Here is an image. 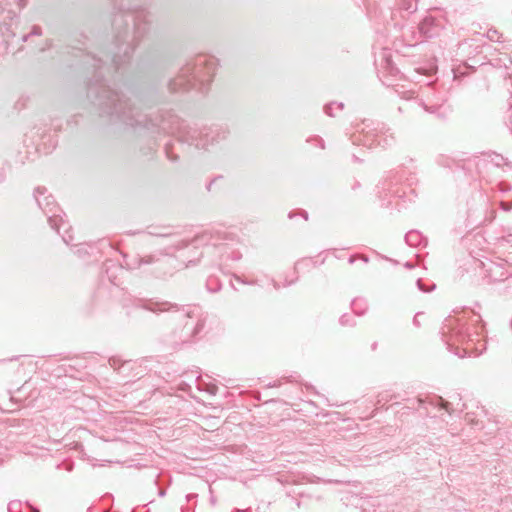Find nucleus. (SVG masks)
<instances>
[{"label": "nucleus", "mask_w": 512, "mask_h": 512, "mask_svg": "<svg viewBox=\"0 0 512 512\" xmlns=\"http://www.w3.org/2000/svg\"><path fill=\"white\" fill-rule=\"evenodd\" d=\"M445 22L442 16L426 15L418 25L420 37L426 39L438 37L445 27Z\"/></svg>", "instance_id": "8"}, {"label": "nucleus", "mask_w": 512, "mask_h": 512, "mask_svg": "<svg viewBox=\"0 0 512 512\" xmlns=\"http://www.w3.org/2000/svg\"><path fill=\"white\" fill-rule=\"evenodd\" d=\"M225 279L228 280V284L231 288H235L236 285L244 284V285H252V286H270L273 285L274 288H280V284L276 282L274 279H266V281L260 280L258 278L244 281L240 277L235 275H226Z\"/></svg>", "instance_id": "12"}, {"label": "nucleus", "mask_w": 512, "mask_h": 512, "mask_svg": "<svg viewBox=\"0 0 512 512\" xmlns=\"http://www.w3.org/2000/svg\"><path fill=\"white\" fill-rule=\"evenodd\" d=\"M213 285H214V284H213V282H212V279H210V280L208 281V283H207V286L209 287V286H213Z\"/></svg>", "instance_id": "51"}, {"label": "nucleus", "mask_w": 512, "mask_h": 512, "mask_svg": "<svg viewBox=\"0 0 512 512\" xmlns=\"http://www.w3.org/2000/svg\"><path fill=\"white\" fill-rule=\"evenodd\" d=\"M376 346H377V344H376V343H374V344L372 345V349H375V348H376Z\"/></svg>", "instance_id": "55"}, {"label": "nucleus", "mask_w": 512, "mask_h": 512, "mask_svg": "<svg viewBox=\"0 0 512 512\" xmlns=\"http://www.w3.org/2000/svg\"><path fill=\"white\" fill-rule=\"evenodd\" d=\"M216 502L215 498L214 497H211V503L214 505Z\"/></svg>", "instance_id": "52"}, {"label": "nucleus", "mask_w": 512, "mask_h": 512, "mask_svg": "<svg viewBox=\"0 0 512 512\" xmlns=\"http://www.w3.org/2000/svg\"><path fill=\"white\" fill-rule=\"evenodd\" d=\"M34 198L38 207L48 218L50 227L61 235L65 244L69 245L73 241L70 234L71 226L64 220L65 214L57 205L53 195L47 192L45 187H37L34 190Z\"/></svg>", "instance_id": "5"}, {"label": "nucleus", "mask_w": 512, "mask_h": 512, "mask_svg": "<svg viewBox=\"0 0 512 512\" xmlns=\"http://www.w3.org/2000/svg\"><path fill=\"white\" fill-rule=\"evenodd\" d=\"M465 419L467 422L471 423L473 427L482 428V425L479 423V421L471 417L469 413H466Z\"/></svg>", "instance_id": "31"}, {"label": "nucleus", "mask_w": 512, "mask_h": 512, "mask_svg": "<svg viewBox=\"0 0 512 512\" xmlns=\"http://www.w3.org/2000/svg\"><path fill=\"white\" fill-rule=\"evenodd\" d=\"M113 16L111 20L112 43L109 51L97 54L87 52L81 56V65L92 70L93 78L89 84V95H95L102 112L115 124L133 130L146 129L151 133L173 135L180 144L209 151L225 140L228 132L220 126L202 129L189 127L172 111H164L153 121L142 114L122 90L109 84L124 65L130 62L136 44L149 31L150 21L146 0H112Z\"/></svg>", "instance_id": "1"}, {"label": "nucleus", "mask_w": 512, "mask_h": 512, "mask_svg": "<svg viewBox=\"0 0 512 512\" xmlns=\"http://www.w3.org/2000/svg\"><path fill=\"white\" fill-rule=\"evenodd\" d=\"M423 313L422 312H418L415 314L414 318H413V325L416 327V328H419L421 326V322L419 320L420 316H422Z\"/></svg>", "instance_id": "34"}, {"label": "nucleus", "mask_w": 512, "mask_h": 512, "mask_svg": "<svg viewBox=\"0 0 512 512\" xmlns=\"http://www.w3.org/2000/svg\"><path fill=\"white\" fill-rule=\"evenodd\" d=\"M510 328L512 330V318H511V321H510Z\"/></svg>", "instance_id": "57"}, {"label": "nucleus", "mask_w": 512, "mask_h": 512, "mask_svg": "<svg viewBox=\"0 0 512 512\" xmlns=\"http://www.w3.org/2000/svg\"><path fill=\"white\" fill-rule=\"evenodd\" d=\"M133 306L153 313L167 312L169 320L174 325L173 334L182 343L192 341L216 323L214 316L196 304L178 305L155 299H135Z\"/></svg>", "instance_id": "3"}, {"label": "nucleus", "mask_w": 512, "mask_h": 512, "mask_svg": "<svg viewBox=\"0 0 512 512\" xmlns=\"http://www.w3.org/2000/svg\"><path fill=\"white\" fill-rule=\"evenodd\" d=\"M125 273L126 270L122 265H118L113 262L106 263L105 273L101 277L102 285L107 288V280L111 286L119 287L122 284L121 279L123 278Z\"/></svg>", "instance_id": "10"}, {"label": "nucleus", "mask_w": 512, "mask_h": 512, "mask_svg": "<svg viewBox=\"0 0 512 512\" xmlns=\"http://www.w3.org/2000/svg\"><path fill=\"white\" fill-rule=\"evenodd\" d=\"M344 108V104L342 102H330L329 104H326L324 106V112L326 115L330 116V117H334L335 114H334V110H343Z\"/></svg>", "instance_id": "20"}, {"label": "nucleus", "mask_w": 512, "mask_h": 512, "mask_svg": "<svg viewBox=\"0 0 512 512\" xmlns=\"http://www.w3.org/2000/svg\"><path fill=\"white\" fill-rule=\"evenodd\" d=\"M404 266H405L406 268H408V269L413 268V264H412V263H410V262H406Z\"/></svg>", "instance_id": "49"}, {"label": "nucleus", "mask_w": 512, "mask_h": 512, "mask_svg": "<svg viewBox=\"0 0 512 512\" xmlns=\"http://www.w3.org/2000/svg\"><path fill=\"white\" fill-rule=\"evenodd\" d=\"M500 206L503 210L510 211V210H512V201L511 202L501 201Z\"/></svg>", "instance_id": "36"}, {"label": "nucleus", "mask_w": 512, "mask_h": 512, "mask_svg": "<svg viewBox=\"0 0 512 512\" xmlns=\"http://www.w3.org/2000/svg\"><path fill=\"white\" fill-rule=\"evenodd\" d=\"M223 177L222 176H218V177H215L214 179H212L208 184H207V190L208 191H211V188L212 186L218 181V180H221Z\"/></svg>", "instance_id": "38"}, {"label": "nucleus", "mask_w": 512, "mask_h": 512, "mask_svg": "<svg viewBox=\"0 0 512 512\" xmlns=\"http://www.w3.org/2000/svg\"><path fill=\"white\" fill-rule=\"evenodd\" d=\"M357 265L358 270H362L366 265H363L361 262L355 263Z\"/></svg>", "instance_id": "46"}, {"label": "nucleus", "mask_w": 512, "mask_h": 512, "mask_svg": "<svg viewBox=\"0 0 512 512\" xmlns=\"http://www.w3.org/2000/svg\"><path fill=\"white\" fill-rule=\"evenodd\" d=\"M218 63L213 56L198 55L188 61L177 76L168 83L171 92H182L194 89L202 94L207 93L215 75Z\"/></svg>", "instance_id": "4"}, {"label": "nucleus", "mask_w": 512, "mask_h": 512, "mask_svg": "<svg viewBox=\"0 0 512 512\" xmlns=\"http://www.w3.org/2000/svg\"><path fill=\"white\" fill-rule=\"evenodd\" d=\"M229 235L227 232L217 229H207L202 233L195 236L192 240L194 247L197 245L222 247L223 242L228 239Z\"/></svg>", "instance_id": "9"}, {"label": "nucleus", "mask_w": 512, "mask_h": 512, "mask_svg": "<svg viewBox=\"0 0 512 512\" xmlns=\"http://www.w3.org/2000/svg\"><path fill=\"white\" fill-rule=\"evenodd\" d=\"M339 323L341 326H350V327H353L356 325V321L354 319L353 316L345 313L343 314L340 319H339Z\"/></svg>", "instance_id": "22"}, {"label": "nucleus", "mask_w": 512, "mask_h": 512, "mask_svg": "<svg viewBox=\"0 0 512 512\" xmlns=\"http://www.w3.org/2000/svg\"><path fill=\"white\" fill-rule=\"evenodd\" d=\"M444 101L445 99L442 96L433 94V97L427 96L426 99H421L419 104L426 112L442 116L441 109Z\"/></svg>", "instance_id": "13"}, {"label": "nucleus", "mask_w": 512, "mask_h": 512, "mask_svg": "<svg viewBox=\"0 0 512 512\" xmlns=\"http://www.w3.org/2000/svg\"><path fill=\"white\" fill-rule=\"evenodd\" d=\"M32 512H40L38 509H33Z\"/></svg>", "instance_id": "58"}, {"label": "nucleus", "mask_w": 512, "mask_h": 512, "mask_svg": "<svg viewBox=\"0 0 512 512\" xmlns=\"http://www.w3.org/2000/svg\"><path fill=\"white\" fill-rule=\"evenodd\" d=\"M197 497H198V495H197V494H195V493H190V494H188V495L186 496V500H187V502H190V501H192V500L196 499Z\"/></svg>", "instance_id": "41"}, {"label": "nucleus", "mask_w": 512, "mask_h": 512, "mask_svg": "<svg viewBox=\"0 0 512 512\" xmlns=\"http://www.w3.org/2000/svg\"><path fill=\"white\" fill-rule=\"evenodd\" d=\"M437 161L440 165L446 167H450L451 163L453 162L450 158H444L443 156H440Z\"/></svg>", "instance_id": "33"}, {"label": "nucleus", "mask_w": 512, "mask_h": 512, "mask_svg": "<svg viewBox=\"0 0 512 512\" xmlns=\"http://www.w3.org/2000/svg\"><path fill=\"white\" fill-rule=\"evenodd\" d=\"M416 285H417V288H419V289L427 288L426 286H424V285L422 284V281H421V279H420V278H418V279H417V281H416ZM429 288H436V285H435V284H433V285H432V286H430Z\"/></svg>", "instance_id": "39"}, {"label": "nucleus", "mask_w": 512, "mask_h": 512, "mask_svg": "<svg viewBox=\"0 0 512 512\" xmlns=\"http://www.w3.org/2000/svg\"><path fill=\"white\" fill-rule=\"evenodd\" d=\"M398 6L401 10L414 13L418 8V0H398Z\"/></svg>", "instance_id": "18"}, {"label": "nucleus", "mask_w": 512, "mask_h": 512, "mask_svg": "<svg viewBox=\"0 0 512 512\" xmlns=\"http://www.w3.org/2000/svg\"><path fill=\"white\" fill-rule=\"evenodd\" d=\"M298 215H300L305 221L308 220V213L305 210H300L299 212L291 211L288 214V218L289 219H293V218H295Z\"/></svg>", "instance_id": "29"}, {"label": "nucleus", "mask_w": 512, "mask_h": 512, "mask_svg": "<svg viewBox=\"0 0 512 512\" xmlns=\"http://www.w3.org/2000/svg\"><path fill=\"white\" fill-rule=\"evenodd\" d=\"M173 245H174L175 249H181V248H183V247H186V246H187V242H186V241H184V240H180V241H176V242H174V244H173Z\"/></svg>", "instance_id": "37"}, {"label": "nucleus", "mask_w": 512, "mask_h": 512, "mask_svg": "<svg viewBox=\"0 0 512 512\" xmlns=\"http://www.w3.org/2000/svg\"><path fill=\"white\" fill-rule=\"evenodd\" d=\"M482 332V319L472 309L448 316L440 330L447 350L459 358L477 357L486 350V342L481 338Z\"/></svg>", "instance_id": "2"}, {"label": "nucleus", "mask_w": 512, "mask_h": 512, "mask_svg": "<svg viewBox=\"0 0 512 512\" xmlns=\"http://www.w3.org/2000/svg\"><path fill=\"white\" fill-rule=\"evenodd\" d=\"M165 494H166V490H165V489H159V491H158V495H159L160 497L165 496Z\"/></svg>", "instance_id": "45"}, {"label": "nucleus", "mask_w": 512, "mask_h": 512, "mask_svg": "<svg viewBox=\"0 0 512 512\" xmlns=\"http://www.w3.org/2000/svg\"><path fill=\"white\" fill-rule=\"evenodd\" d=\"M347 262L350 265H354L357 262L367 265L369 263V257L365 254H352L348 257Z\"/></svg>", "instance_id": "21"}, {"label": "nucleus", "mask_w": 512, "mask_h": 512, "mask_svg": "<svg viewBox=\"0 0 512 512\" xmlns=\"http://www.w3.org/2000/svg\"><path fill=\"white\" fill-rule=\"evenodd\" d=\"M491 162L497 166V167H500V166H509L510 163L507 161L506 158H504L502 155L500 154H494L492 157H491Z\"/></svg>", "instance_id": "24"}, {"label": "nucleus", "mask_w": 512, "mask_h": 512, "mask_svg": "<svg viewBox=\"0 0 512 512\" xmlns=\"http://www.w3.org/2000/svg\"><path fill=\"white\" fill-rule=\"evenodd\" d=\"M88 248H91V247L86 244H80L79 246H77L75 253L78 254L79 257H82V256L88 254Z\"/></svg>", "instance_id": "30"}, {"label": "nucleus", "mask_w": 512, "mask_h": 512, "mask_svg": "<svg viewBox=\"0 0 512 512\" xmlns=\"http://www.w3.org/2000/svg\"><path fill=\"white\" fill-rule=\"evenodd\" d=\"M426 90L430 92L432 90V88L430 86H427Z\"/></svg>", "instance_id": "54"}, {"label": "nucleus", "mask_w": 512, "mask_h": 512, "mask_svg": "<svg viewBox=\"0 0 512 512\" xmlns=\"http://www.w3.org/2000/svg\"><path fill=\"white\" fill-rule=\"evenodd\" d=\"M506 125L510 128L512 132V104H510V108L506 116Z\"/></svg>", "instance_id": "32"}, {"label": "nucleus", "mask_w": 512, "mask_h": 512, "mask_svg": "<svg viewBox=\"0 0 512 512\" xmlns=\"http://www.w3.org/2000/svg\"><path fill=\"white\" fill-rule=\"evenodd\" d=\"M402 179L403 174L399 171H390L385 175L378 186V194L382 205H389L392 196L402 197L405 195V191L400 187Z\"/></svg>", "instance_id": "7"}, {"label": "nucleus", "mask_w": 512, "mask_h": 512, "mask_svg": "<svg viewBox=\"0 0 512 512\" xmlns=\"http://www.w3.org/2000/svg\"><path fill=\"white\" fill-rule=\"evenodd\" d=\"M232 512H252V509L246 508V509H234Z\"/></svg>", "instance_id": "43"}, {"label": "nucleus", "mask_w": 512, "mask_h": 512, "mask_svg": "<svg viewBox=\"0 0 512 512\" xmlns=\"http://www.w3.org/2000/svg\"><path fill=\"white\" fill-rule=\"evenodd\" d=\"M354 144H362L369 148L380 147L388 149L395 145L396 137L389 127L384 124H377L371 127L370 124L364 123L361 131H357L351 136Z\"/></svg>", "instance_id": "6"}, {"label": "nucleus", "mask_w": 512, "mask_h": 512, "mask_svg": "<svg viewBox=\"0 0 512 512\" xmlns=\"http://www.w3.org/2000/svg\"><path fill=\"white\" fill-rule=\"evenodd\" d=\"M195 264V261L194 260H189L186 264H185V267H189L190 265H194Z\"/></svg>", "instance_id": "48"}, {"label": "nucleus", "mask_w": 512, "mask_h": 512, "mask_svg": "<svg viewBox=\"0 0 512 512\" xmlns=\"http://www.w3.org/2000/svg\"><path fill=\"white\" fill-rule=\"evenodd\" d=\"M165 152H166L168 159H170L172 162H176L178 160L179 157L177 154H174L173 145L170 142L166 143Z\"/></svg>", "instance_id": "26"}, {"label": "nucleus", "mask_w": 512, "mask_h": 512, "mask_svg": "<svg viewBox=\"0 0 512 512\" xmlns=\"http://www.w3.org/2000/svg\"><path fill=\"white\" fill-rule=\"evenodd\" d=\"M198 380H199V376L196 378V382H198ZM197 385H198V389H199V390H204V388H202V387L200 386V383H197Z\"/></svg>", "instance_id": "50"}, {"label": "nucleus", "mask_w": 512, "mask_h": 512, "mask_svg": "<svg viewBox=\"0 0 512 512\" xmlns=\"http://www.w3.org/2000/svg\"><path fill=\"white\" fill-rule=\"evenodd\" d=\"M3 178H4L3 175L0 173V181H2Z\"/></svg>", "instance_id": "56"}, {"label": "nucleus", "mask_w": 512, "mask_h": 512, "mask_svg": "<svg viewBox=\"0 0 512 512\" xmlns=\"http://www.w3.org/2000/svg\"><path fill=\"white\" fill-rule=\"evenodd\" d=\"M42 35V29L40 26L34 25L29 34H25L22 36V42H26L30 36H40Z\"/></svg>", "instance_id": "25"}, {"label": "nucleus", "mask_w": 512, "mask_h": 512, "mask_svg": "<svg viewBox=\"0 0 512 512\" xmlns=\"http://www.w3.org/2000/svg\"><path fill=\"white\" fill-rule=\"evenodd\" d=\"M224 286H226L225 281L219 280L216 288L221 289L224 288Z\"/></svg>", "instance_id": "44"}, {"label": "nucleus", "mask_w": 512, "mask_h": 512, "mask_svg": "<svg viewBox=\"0 0 512 512\" xmlns=\"http://www.w3.org/2000/svg\"><path fill=\"white\" fill-rule=\"evenodd\" d=\"M65 466V469L68 471V472H71L73 470V463H66V464H63Z\"/></svg>", "instance_id": "42"}, {"label": "nucleus", "mask_w": 512, "mask_h": 512, "mask_svg": "<svg viewBox=\"0 0 512 512\" xmlns=\"http://www.w3.org/2000/svg\"><path fill=\"white\" fill-rule=\"evenodd\" d=\"M353 159H354L355 161H360V160H359V158H358L356 155H353Z\"/></svg>", "instance_id": "53"}, {"label": "nucleus", "mask_w": 512, "mask_h": 512, "mask_svg": "<svg viewBox=\"0 0 512 512\" xmlns=\"http://www.w3.org/2000/svg\"><path fill=\"white\" fill-rule=\"evenodd\" d=\"M209 394L215 395L217 393V386L214 384L207 385V388L205 389Z\"/></svg>", "instance_id": "35"}, {"label": "nucleus", "mask_w": 512, "mask_h": 512, "mask_svg": "<svg viewBox=\"0 0 512 512\" xmlns=\"http://www.w3.org/2000/svg\"><path fill=\"white\" fill-rule=\"evenodd\" d=\"M491 65L496 68H512V56L509 53H499L495 58L491 59Z\"/></svg>", "instance_id": "15"}, {"label": "nucleus", "mask_w": 512, "mask_h": 512, "mask_svg": "<svg viewBox=\"0 0 512 512\" xmlns=\"http://www.w3.org/2000/svg\"><path fill=\"white\" fill-rule=\"evenodd\" d=\"M441 403H442V406H441V407H442L444 410H446L447 412H449V413H450V405H451V404H450L449 402L445 401V400H442V399H441Z\"/></svg>", "instance_id": "40"}, {"label": "nucleus", "mask_w": 512, "mask_h": 512, "mask_svg": "<svg viewBox=\"0 0 512 512\" xmlns=\"http://www.w3.org/2000/svg\"><path fill=\"white\" fill-rule=\"evenodd\" d=\"M382 61L385 62V68H387L390 73H393L394 68L392 67V63L390 60V53L388 51H384L382 53Z\"/></svg>", "instance_id": "28"}, {"label": "nucleus", "mask_w": 512, "mask_h": 512, "mask_svg": "<svg viewBox=\"0 0 512 512\" xmlns=\"http://www.w3.org/2000/svg\"><path fill=\"white\" fill-rule=\"evenodd\" d=\"M351 308L355 315H358V316L363 315L368 309L366 299H364L362 297H355L351 301Z\"/></svg>", "instance_id": "16"}, {"label": "nucleus", "mask_w": 512, "mask_h": 512, "mask_svg": "<svg viewBox=\"0 0 512 512\" xmlns=\"http://www.w3.org/2000/svg\"><path fill=\"white\" fill-rule=\"evenodd\" d=\"M279 386V381H275L274 383L268 384V387H277Z\"/></svg>", "instance_id": "47"}, {"label": "nucleus", "mask_w": 512, "mask_h": 512, "mask_svg": "<svg viewBox=\"0 0 512 512\" xmlns=\"http://www.w3.org/2000/svg\"><path fill=\"white\" fill-rule=\"evenodd\" d=\"M474 69H475L474 66L464 62L452 69L454 79H458V78L468 74L470 71H473Z\"/></svg>", "instance_id": "17"}, {"label": "nucleus", "mask_w": 512, "mask_h": 512, "mask_svg": "<svg viewBox=\"0 0 512 512\" xmlns=\"http://www.w3.org/2000/svg\"><path fill=\"white\" fill-rule=\"evenodd\" d=\"M147 233L157 237H170L173 235L167 227H149Z\"/></svg>", "instance_id": "19"}, {"label": "nucleus", "mask_w": 512, "mask_h": 512, "mask_svg": "<svg viewBox=\"0 0 512 512\" xmlns=\"http://www.w3.org/2000/svg\"><path fill=\"white\" fill-rule=\"evenodd\" d=\"M172 262L171 258H159L156 255H146L143 257H134L131 260H125V264L129 269H137L142 265H156V270L161 269L164 265Z\"/></svg>", "instance_id": "11"}, {"label": "nucleus", "mask_w": 512, "mask_h": 512, "mask_svg": "<svg viewBox=\"0 0 512 512\" xmlns=\"http://www.w3.org/2000/svg\"><path fill=\"white\" fill-rule=\"evenodd\" d=\"M22 503L19 500L10 501L8 504V512H21Z\"/></svg>", "instance_id": "27"}, {"label": "nucleus", "mask_w": 512, "mask_h": 512, "mask_svg": "<svg viewBox=\"0 0 512 512\" xmlns=\"http://www.w3.org/2000/svg\"><path fill=\"white\" fill-rule=\"evenodd\" d=\"M405 242L411 247H425L427 245V238L418 230H410L405 235Z\"/></svg>", "instance_id": "14"}, {"label": "nucleus", "mask_w": 512, "mask_h": 512, "mask_svg": "<svg viewBox=\"0 0 512 512\" xmlns=\"http://www.w3.org/2000/svg\"><path fill=\"white\" fill-rule=\"evenodd\" d=\"M128 363H130V361H122V359L117 356L109 358V365L115 370L122 368L125 364Z\"/></svg>", "instance_id": "23"}]
</instances>
